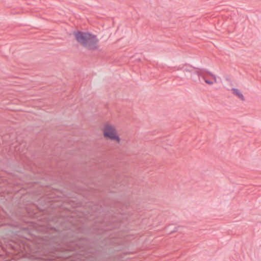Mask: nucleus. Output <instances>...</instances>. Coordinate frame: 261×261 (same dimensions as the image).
<instances>
[{
	"mask_svg": "<svg viewBox=\"0 0 261 261\" xmlns=\"http://www.w3.org/2000/svg\"><path fill=\"white\" fill-rule=\"evenodd\" d=\"M172 226V225H169L165 228V231L169 234H172L174 232L177 231L178 228L180 227L179 226H178L175 227L173 229H171L170 227Z\"/></svg>",
	"mask_w": 261,
	"mask_h": 261,
	"instance_id": "nucleus-8",
	"label": "nucleus"
},
{
	"mask_svg": "<svg viewBox=\"0 0 261 261\" xmlns=\"http://www.w3.org/2000/svg\"><path fill=\"white\" fill-rule=\"evenodd\" d=\"M33 216L34 217H37V216L36 215V214L35 213H34L33 214Z\"/></svg>",
	"mask_w": 261,
	"mask_h": 261,
	"instance_id": "nucleus-10",
	"label": "nucleus"
},
{
	"mask_svg": "<svg viewBox=\"0 0 261 261\" xmlns=\"http://www.w3.org/2000/svg\"><path fill=\"white\" fill-rule=\"evenodd\" d=\"M201 79L203 80L205 83L209 85H212L214 82H217L216 76L213 73L212 75H210L207 73L204 72Z\"/></svg>",
	"mask_w": 261,
	"mask_h": 261,
	"instance_id": "nucleus-6",
	"label": "nucleus"
},
{
	"mask_svg": "<svg viewBox=\"0 0 261 261\" xmlns=\"http://www.w3.org/2000/svg\"><path fill=\"white\" fill-rule=\"evenodd\" d=\"M182 69H183L184 72H189L192 73L193 71V69H195L196 67H194L191 65H189V68L183 67Z\"/></svg>",
	"mask_w": 261,
	"mask_h": 261,
	"instance_id": "nucleus-9",
	"label": "nucleus"
},
{
	"mask_svg": "<svg viewBox=\"0 0 261 261\" xmlns=\"http://www.w3.org/2000/svg\"><path fill=\"white\" fill-rule=\"evenodd\" d=\"M65 217L44 216L34 224L37 239L32 250L33 261H62L71 258L60 257L56 253L67 252L71 246L66 234Z\"/></svg>",
	"mask_w": 261,
	"mask_h": 261,
	"instance_id": "nucleus-2",
	"label": "nucleus"
},
{
	"mask_svg": "<svg viewBox=\"0 0 261 261\" xmlns=\"http://www.w3.org/2000/svg\"><path fill=\"white\" fill-rule=\"evenodd\" d=\"M103 136L105 138L119 143L120 138L117 134L116 129L110 124H106L103 130Z\"/></svg>",
	"mask_w": 261,
	"mask_h": 261,
	"instance_id": "nucleus-4",
	"label": "nucleus"
},
{
	"mask_svg": "<svg viewBox=\"0 0 261 261\" xmlns=\"http://www.w3.org/2000/svg\"><path fill=\"white\" fill-rule=\"evenodd\" d=\"M87 211L89 216L87 219L93 221L95 241L91 242L88 239L79 237L83 228L77 225L76 218L73 216L65 217L66 234L69 239L67 252L56 253L60 257L72 256L69 261H99L106 254L118 251L119 247V232L124 230V225L132 213L128 211L127 204L112 202L110 200L100 201L99 203L89 204Z\"/></svg>",
	"mask_w": 261,
	"mask_h": 261,
	"instance_id": "nucleus-1",
	"label": "nucleus"
},
{
	"mask_svg": "<svg viewBox=\"0 0 261 261\" xmlns=\"http://www.w3.org/2000/svg\"><path fill=\"white\" fill-rule=\"evenodd\" d=\"M195 69L197 70L193 71L191 73V79L195 83H201V77L203 75V73L204 72L207 73L210 75H212V73L205 68H196Z\"/></svg>",
	"mask_w": 261,
	"mask_h": 261,
	"instance_id": "nucleus-5",
	"label": "nucleus"
},
{
	"mask_svg": "<svg viewBox=\"0 0 261 261\" xmlns=\"http://www.w3.org/2000/svg\"><path fill=\"white\" fill-rule=\"evenodd\" d=\"M72 34L76 41L88 50L94 51L98 49L99 39L96 35L79 30L73 31Z\"/></svg>",
	"mask_w": 261,
	"mask_h": 261,
	"instance_id": "nucleus-3",
	"label": "nucleus"
},
{
	"mask_svg": "<svg viewBox=\"0 0 261 261\" xmlns=\"http://www.w3.org/2000/svg\"><path fill=\"white\" fill-rule=\"evenodd\" d=\"M232 93L236 95L238 98L240 99L242 101L245 100V97L243 94L241 92L240 90L237 88H233L231 89Z\"/></svg>",
	"mask_w": 261,
	"mask_h": 261,
	"instance_id": "nucleus-7",
	"label": "nucleus"
}]
</instances>
